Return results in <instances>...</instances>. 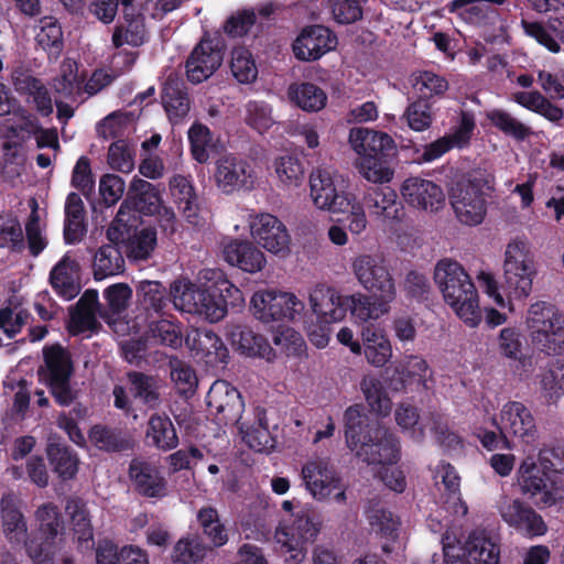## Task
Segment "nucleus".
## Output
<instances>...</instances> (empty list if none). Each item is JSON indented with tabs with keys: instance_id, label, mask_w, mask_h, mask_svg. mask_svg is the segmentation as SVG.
Returning a JSON list of instances; mask_svg holds the SVG:
<instances>
[{
	"instance_id": "obj_1",
	"label": "nucleus",
	"mask_w": 564,
	"mask_h": 564,
	"mask_svg": "<svg viewBox=\"0 0 564 564\" xmlns=\"http://www.w3.org/2000/svg\"><path fill=\"white\" fill-rule=\"evenodd\" d=\"M434 281L457 316L469 326H477L481 321L478 293L463 265L452 259L440 260L434 269Z\"/></svg>"
},
{
	"instance_id": "obj_2",
	"label": "nucleus",
	"mask_w": 564,
	"mask_h": 564,
	"mask_svg": "<svg viewBox=\"0 0 564 564\" xmlns=\"http://www.w3.org/2000/svg\"><path fill=\"white\" fill-rule=\"evenodd\" d=\"M491 176L484 170H474L449 188L448 198L459 223L466 226L480 225L487 214L486 192L491 188Z\"/></svg>"
},
{
	"instance_id": "obj_3",
	"label": "nucleus",
	"mask_w": 564,
	"mask_h": 564,
	"mask_svg": "<svg viewBox=\"0 0 564 564\" xmlns=\"http://www.w3.org/2000/svg\"><path fill=\"white\" fill-rule=\"evenodd\" d=\"M43 361L37 369L40 380L59 405H70L77 399V391L72 384L75 369L70 352L61 344L46 345Z\"/></svg>"
},
{
	"instance_id": "obj_4",
	"label": "nucleus",
	"mask_w": 564,
	"mask_h": 564,
	"mask_svg": "<svg viewBox=\"0 0 564 564\" xmlns=\"http://www.w3.org/2000/svg\"><path fill=\"white\" fill-rule=\"evenodd\" d=\"M525 324L532 345L547 356L564 349V316L555 305L539 301L529 307Z\"/></svg>"
},
{
	"instance_id": "obj_5",
	"label": "nucleus",
	"mask_w": 564,
	"mask_h": 564,
	"mask_svg": "<svg viewBox=\"0 0 564 564\" xmlns=\"http://www.w3.org/2000/svg\"><path fill=\"white\" fill-rule=\"evenodd\" d=\"M170 296L178 311L197 314L210 323L223 319L227 314V302L219 293L197 286L189 280H175L170 286Z\"/></svg>"
},
{
	"instance_id": "obj_6",
	"label": "nucleus",
	"mask_w": 564,
	"mask_h": 564,
	"mask_svg": "<svg viewBox=\"0 0 564 564\" xmlns=\"http://www.w3.org/2000/svg\"><path fill=\"white\" fill-rule=\"evenodd\" d=\"M536 268L527 245L514 240L507 246L501 288L514 299H524L532 291Z\"/></svg>"
},
{
	"instance_id": "obj_7",
	"label": "nucleus",
	"mask_w": 564,
	"mask_h": 564,
	"mask_svg": "<svg viewBox=\"0 0 564 564\" xmlns=\"http://www.w3.org/2000/svg\"><path fill=\"white\" fill-rule=\"evenodd\" d=\"M305 488L316 500L333 498L336 502L346 501V486L335 468L325 458H315L302 467Z\"/></svg>"
},
{
	"instance_id": "obj_8",
	"label": "nucleus",
	"mask_w": 564,
	"mask_h": 564,
	"mask_svg": "<svg viewBox=\"0 0 564 564\" xmlns=\"http://www.w3.org/2000/svg\"><path fill=\"white\" fill-rule=\"evenodd\" d=\"M251 311L263 323L294 321L304 311V303L293 293L265 289L252 295Z\"/></svg>"
},
{
	"instance_id": "obj_9",
	"label": "nucleus",
	"mask_w": 564,
	"mask_h": 564,
	"mask_svg": "<svg viewBox=\"0 0 564 564\" xmlns=\"http://www.w3.org/2000/svg\"><path fill=\"white\" fill-rule=\"evenodd\" d=\"M518 485L523 495L534 499L539 508H550L561 499L560 490L550 473L543 469L531 456L524 458L518 470Z\"/></svg>"
},
{
	"instance_id": "obj_10",
	"label": "nucleus",
	"mask_w": 564,
	"mask_h": 564,
	"mask_svg": "<svg viewBox=\"0 0 564 564\" xmlns=\"http://www.w3.org/2000/svg\"><path fill=\"white\" fill-rule=\"evenodd\" d=\"M355 456L368 465H394L399 459V443L386 426L375 423L356 448Z\"/></svg>"
},
{
	"instance_id": "obj_11",
	"label": "nucleus",
	"mask_w": 564,
	"mask_h": 564,
	"mask_svg": "<svg viewBox=\"0 0 564 564\" xmlns=\"http://www.w3.org/2000/svg\"><path fill=\"white\" fill-rule=\"evenodd\" d=\"M352 273L370 294L397 295L393 276L384 258L377 253L358 254L351 262Z\"/></svg>"
},
{
	"instance_id": "obj_12",
	"label": "nucleus",
	"mask_w": 564,
	"mask_h": 564,
	"mask_svg": "<svg viewBox=\"0 0 564 564\" xmlns=\"http://www.w3.org/2000/svg\"><path fill=\"white\" fill-rule=\"evenodd\" d=\"M224 56L221 39L204 36L186 59L187 79L193 84L208 79L221 66Z\"/></svg>"
},
{
	"instance_id": "obj_13",
	"label": "nucleus",
	"mask_w": 564,
	"mask_h": 564,
	"mask_svg": "<svg viewBox=\"0 0 564 564\" xmlns=\"http://www.w3.org/2000/svg\"><path fill=\"white\" fill-rule=\"evenodd\" d=\"M311 197L314 205L330 214L351 209V199L338 192L332 172L325 167L314 169L310 175Z\"/></svg>"
},
{
	"instance_id": "obj_14",
	"label": "nucleus",
	"mask_w": 564,
	"mask_h": 564,
	"mask_svg": "<svg viewBox=\"0 0 564 564\" xmlns=\"http://www.w3.org/2000/svg\"><path fill=\"white\" fill-rule=\"evenodd\" d=\"M254 241L267 251L285 257L290 253L291 238L285 225L271 214L257 215L250 223Z\"/></svg>"
},
{
	"instance_id": "obj_15",
	"label": "nucleus",
	"mask_w": 564,
	"mask_h": 564,
	"mask_svg": "<svg viewBox=\"0 0 564 564\" xmlns=\"http://www.w3.org/2000/svg\"><path fill=\"white\" fill-rule=\"evenodd\" d=\"M500 422L498 429L501 431L505 448H510L507 433L527 444L533 443L538 437L535 420L531 411L520 402H508L501 410Z\"/></svg>"
},
{
	"instance_id": "obj_16",
	"label": "nucleus",
	"mask_w": 564,
	"mask_h": 564,
	"mask_svg": "<svg viewBox=\"0 0 564 564\" xmlns=\"http://www.w3.org/2000/svg\"><path fill=\"white\" fill-rule=\"evenodd\" d=\"M206 402L224 424H237L242 419L245 404L241 394L225 380H217L212 384Z\"/></svg>"
},
{
	"instance_id": "obj_17",
	"label": "nucleus",
	"mask_w": 564,
	"mask_h": 564,
	"mask_svg": "<svg viewBox=\"0 0 564 564\" xmlns=\"http://www.w3.org/2000/svg\"><path fill=\"white\" fill-rule=\"evenodd\" d=\"M214 177L218 188L226 194L249 189L253 185L250 164L232 154L223 155L216 161Z\"/></svg>"
},
{
	"instance_id": "obj_18",
	"label": "nucleus",
	"mask_w": 564,
	"mask_h": 564,
	"mask_svg": "<svg viewBox=\"0 0 564 564\" xmlns=\"http://www.w3.org/2000/svg\"><path fill=\"white\" fill-rule=\"evenodd\" d=\"M401 195L412 207L429 213H436L445 205L442 187L419 176L409 177L403 182Z\"/></svg>"
},
{
	"instance_id": "obj_19",
	"label": "nucleus",
	"mask_w": 564,
	"mask_h": 564,
	"mask_svg": "<svg viewBox=\"0 0 564 564\" xmlns=\"http://www.w3.org/2000/svg\"><path fill=\"white\" fill-rule=\"evenodd\" d=\"M161 204L162 196L159 186L134 176L130 182L127 197L119 207L118 218L120 219V216H124L131 210L152 216L159 210Z\"/></svg>"
},
{
	"instance_id": "obj_20",
	"label": "nucleus",
	"mask_w": 564,
	"mask_h": 564,
	"mask_svg": "<svg viewBox=\"0 0 564 564\" xmlns=\"http://www.w3.org/2000/svg\"><path fill=\"white\" fill-rule=\"evenodd\" d=\"M337 45L336 35L326 26L305 28L293 43V52L301 61H316Z\"/></svg>"
},
{
	"instance_id": "obj_21",
	"label": "nucleus",
	"mask_w": 564,
	"mask_h": 564,
	"mask_svg": "<svg viewBox=\"0 0 564 564\" xmlns=\"http://www.w3.org/2000/svg\"><path fill=\"white\" fill-rule=\"evenodd\" d=\"M185 343L196 358L206 365L216 367L227 364L229 351L221 338L212 330L194 329L186 336Z\"/></svg>"
},
{
	"instance_id": "obj_22",
	"label": "nucleus",
	"mask_w": 564,
	"mask_h": 564,
	"mask_svg": "<svg viewBox=\"0 0 564 564\" xmlns=\"http://www.w3.org/2000/svg\"><path fill=\"white\" fill-rule=\"evenodd\" d=\"M129 478L135 492L147 498H163L166 480L151 463L134 458L129 465Z\"/></svg>"
},
{
	"instance_id": "obj_23",
	"label": "nucleus",
	"mask_w": 564,
	"mask_h": 564,
	"mask_svg": "<svg viewBox=\"0 0 564 564\" xmlns=\"http://www.w3.org/2000/svg\"><path fill=\"white\" fill-rule=\"evenodd\" d=\"M499 511L510 527L522 530L529 535H541L546 531L542 517L520 499L503 501Z\"/></svg>"
},
{
	"instance_id": "obj_24",
	"label": "nucleus",
	"mask_w": 564,
	"mask_h": 564,
	"mask_svg": "<svg viewBox=\"0 0 564 564\" xmlns=\"http://www.w3.org/2000/svg\"><path fill=\"white\" fill-rule=\"evenodd\" d=\"M349 143L360 156L392 158L395 154L394 141L389 134L367 128H352Z\"/></svg>"
},
{
	"instance_id": "obj_25",
	"label": "nucleus",
	"mask_w": 564,
	"mask_h": 564,
	"mask_svg": "<svg viewBox=\"0 0 564 564\" xmlns=\"http://www.w3.org/2000/svg\"><path fill=\"white\" fill-rule=\"evenodd\" d=\"M395 375L391 379L394 390L405 389L408 384H416L420 391H429L433 387V371L419 356L406 357L404 364L395 368Z\"/></svg>"
},
{
	"instance_id": "obj_26",
	"label": "nucleus",
	"mask_w": 564,
	"mask_h": 564,
	"mask_svg": "<svg viewBox=\"0 0 564 564\" xmlns=\"http://www.w3.org/2000/svg\"><path fill=\"white\" fill-rule=\"evenodd\" d=\"M397 295L356 293L346 296L351 315L359 322L376 321L390 312Z\"/></svg>"
},
{
	"instance_id": "obj_27",
	"label": "nucleus",
	"mask_w": 564,
	"mask_h": 564,
	"mask_svg": "<svg viewBox=\"0 0 564 564\" xmlns=\"http://www.w3.org/2000/svg\"><path fill=\"white\" fill-rule=\"evenodd\" d=\"M50 283L61 296L72 300L80 292V267L79 263L64 256L50 273Z\"/></svg>"
},
{
	"instance_id": "obj_28",
	"label": "nucleus",
	"mask_w": 564,
	"mask_h": 564,
	"mask_svg": "<svg viewBox=\"0 0 564 564\" xmlns=\"http://www.w3.org/2000/svg\"><path fill=\"white\" fill-rule=\"evenodd\" d=\"M0 513L6 538L11 543L25 542L28 525L20 510V500L14 494L8 492L2 495L0 500Z\"/></svg>"
},
{
	"instance_id": "obj_29",
	"label": "nucleus",
	"mask_w": 564,
	"mask_h": 564,
	"mask_svg": "<svg viewBox=\"0 0 564 564\" xmlns=\"http://www.w3.org/2000/svg\"><path fill=\"white\" fill-rule=\"evenodd\" d=\"M162 102L173 124L182 121L191 109V101L184 82L175 74H170L165 80Z\"/></svg>"
},
{
	"instance_id": "obj_30",
	"label": "nucleus",
	"mask_w": 564,
	"mask_h": 564,
	"mask_svg": "<svg viewBox=\"0 0 564 564\" xmlns=\"http://www.w3.org/2000/svg\"><path fill=\"white\" fill-rule=\"evenodd\" d=\"M223 256L229 264L249 273L261 271L267 262L263 252L248 241L228 242L223 248Z\"/></svg>"
},
{
	"instance_id": "obj_31",
	"label": "nucleus",
	"mask_w": 564,
	"mask_h": 564,
	"mask_svg": "<svg viewBox=\"0 0 564 564\" xmlns=\"http://www.w3.org/2000/svg\"><path fill=\"white\" fill-rule=\"evenodd\" d=\"M231 345L248 357H261L270 360L274 354L268 340L251 328L232 325L228 333Z\"/></svg>"
},
{
	"instance_id": "obj_32",
	"label": "nucleus",
	"mask_w": 564,
	"mask_h": 564,
	"mask_svg": "<svg viewBox=\"0 0 564 564\" xmlns=\"http://www.w3.org/2000/svg\"><path fill=\"white\" fill-rule=\"evenodd\" d=\"M254 417L253 424L241 419L236 425L250 448L257 452H269L274 448L275 441L269 431L265 410L260 406L256 408Z\"/></svg>"
},
{
	"instance_id": "obj_33",
	"label": "nucleus",
	"mask_w": 564,
	"mask_h": 564,
	"mask_svg": "<svg viewBox=\"0 0 564 564\" xmlns=\"http://www.w3.org/2000/svg\"><path fill=\"white\" fill-rule=\"evenodd\" d=\"M127 379L130 384V391L134 399L140 400L150 409H158L162 403L161 380L156 376L140 371H129Z\"/></svg>"
},
{
	"instance_id": "obj_34",
	"label": "nucleus",
	"mask_w": 564,
	"mask_h": 564,
	"mask_svg": "<svg viewBox=\"0 0 564 564\" xmlns=\"http://www.w3.org/2000/svg\"><path fill=\"white\" fill-rule=\"evenodd\" d=\"M85 78L78 75V66L75 62L67 61L61 66V73L53 79L52 88L59 97L72 102L83 100Z\"/></svg>"
},
{
	"instance_id": "obj_35",
	"label": "nucleus",
	"mask_w": 564,
	"mask_h": 564,
	"mask_svg": "<svg viewBox=\"0 0 564 564\" xmlns=\"http://www.w3.org/2000/svg\"><path fill=\"white\" fill-rule=\"evenodd\" d=\"M524 32L535 39L552 53L561 51L560 42L564 44V17L553 18L545 25L539 22L522 21Z\"/></svg>"
},
{
	"instance_id": "obj_36",
	"label": "nucleus",
	"mask_w": 564,
	"mask_h": 564,
	"mask_svg": "<svg viewBox=\"0 0 564 564\" xmlns=\"http://www.w3.org/2000/svg\"><path fill=\"white\" fill-rule=\"evenodd\" d=\"M46 454L53 471L63 480H69L75 477L78 470V457L64 443L56 437L51 436L46 446Z\"/></svg>"
},
{
	"instance_id": "obj_37",
	"label": "nucleus",
	"mask_w": 564,
	"mask_h": 564,
	"mask_svg": "<svg viewBox=\"0 0 564 564\" xmlns=\"http://www.w3.org/2000/svg\"><path fill=\"white\" fill-rule=\"evenodd\" d=\"M145 437L163 452L172 451L178 445L176 429L166 414L154 413L149 417Z\"/></svg>"
},
{
	"instance_id": "obj_38",
	"label": "nucleus",
	"mask_w": 564,
	"mask_h": 564,
	"mask_svg": "<svg viewBox=\"0 0 564 564\" xmlns=\"http://www.w3.org/2000/svg\"><path fill=\"white\" fill-rule=\"evenodd\" d=\"M65 512L69 517L74 534L80 545L86 549L93 546V527L86 503L78 497H68L65 505Z\"/></svg>"
},
{
	"instance_id": "obj_39",
	"label": "nucleus",
	"mask_w": 564,
	"mask_h": 564,
	"mask_svg": "<svg viewBox=\"0 0 564 564\" xmlns=\"http://www.w3.org/2000/svg\"><path fill=\"white\" fill-rule=\"evenodd\" d=\"M397 198L395 191L389 186L370 187L364 196V202L373 215L395 219L399 217L401 206Z\"/></svg>"
},
{
	"instance_id": "obj_40",
	"label": "nucleus",
	"mask_w": 564,
	"mask_h": 564,
	"mask_svg": "<svg viewBox=\"0 0 564 564\" xmlns=\"http://www.w3.org/2000/svg\"><path fill=\"white\" fill-rule=\"evenodd\" d=\"M91 443L101 451L122 452L133 447V440L128 432L104 425H95L89 432Z\"/></svg>"
},
{
	"instance_id": "obj_41",
	"label": "nucleus",
	"mask_w": 564,
	"mask_h": 564,
	"mask_svg": "<svg viewBox=\"0 0 564 564\" xmlns=\"http://www.w3.org/2000/svg\"><path fill=\"white\" fill-rule=\"evenodd\" d=\"M364 352L369 364L375 367H383L392 356L389 339L382 332L367 326L361 332Z\"/></svg>"
},
{
	"instance_id": "obj_42",
	"label": "nucleus",
	"mask_w": 564,
	"mask_h": 564,
	"mask_svg": "<svg viewBox=\"0 0 564 564\" xmlns=\"http://www.w3.org/2000/svg\"><path fill=\"white\" fill-rule=\"evenodd\" d=\"M124 22L117 25L112 33V44L119 48L124 44L137 47L147 40V29L144 18L140 13H131L130 17H123Z\"/></svg>"
},
{
	"instance_id": "obj_43",
	"label": "nucleus",
	"mask_w": 564,
	"mask_h": 564,
	"mask_svg": "<svg viewBox=\"0 0 564 564\" xmlns=\"http://www.w3.org/2000/svg\"><path fill=\"white\" fill-rule=\"evenodd\" d=\"M170 377L177 393L185 398H192L197 390L198 379L195 370L184 360L171 356L167 361Z\"/></svg>"
},
{
	"instance_id": "obj_44",
	"label": "nucleus",
	"mask_w": 564,
	"mask_h": 564,
	"mask_svg": "<svg viewBox=\"0 0 564 564\" xmlns=\"http://www.w3.org/2000/svg\"><path fill=\"white\" fill-rule=\"evenodd\" d=\"M36 43L55 59L59 57L64 48L63 30L54 17H43L39 21Z\"/></svg>"
},
{
	"instance_id": "obj_45",
	"label": "nucleus",
	"mask_w": 564,
	"mask_h": 564,
	"mask_svg": "<svg viewBox=\"0 0 564 564\" xmlns=\"http://www.w3.org/2000/svg\"><path fill=\"white\" fill-rule=\"evenodd\" d=\"M288 94L305 111H318L325 107L327 100L324 90L312 83L292 84Z\"/></svg>"
},
{
	"instance_id": "obj_46",
	"label": "nucleus",
	"mask_w": 564,
	"mask_h": 564,
	"mask_svg": "<svg viewBox=\"0 0 564 564\" xmlns=\"http://www.w3.org/2000/svg\"><path fill=\"white\" fill-rule=\"evenodd\" d=\"M513 99L522 107L543 116L551 122H558L563 118V110L553 105L540 91H518L513 95Z\"/></svg>"
},
{
	"instance_id": "obj_47",
	"label": "nucleus",
	"mask_w": 564,
	"mask_h": 564,
	"mask_svg": "<svg viewBox=\"0 0 564 564\" xmlns=\"http://www.w3.org/2000/svg\"><path fill=\"white\" fill-rule=\"evenodd\" d=\"M124 270V259L118 247L113 245L101 246L94 257V275L101 280L106 276L119 274Z\"/></svg>"
},
{
	"instance_id": "obj_48",
	"label": "nucleus",
	"mask_w": 564,
	"mask_h": 564,
	"mask_svg": "<svg viewBox=\"0 0 564 564\" xmlns=\"http://www.w3.org/2000/svg\"><path fill=\"white\" fill-rule=\"evenodd\" d=\"M156 229L152 227H145L135 231L127 239V257L134 261L148 260L156 248Z\"/></svg>"
},
{
	"instance_id": "obj_49",
	"label": "nucleus",
	"mask_w": 564,
	"mask_h": 564,
	"mask_svg": "<svg viewBox=\"0 0 564 564\" xmlns=\"http://www.w3.org/2000/svg\"><path fill=\"white\" fill-rule=\"evenodd\" d=\"M344 421L346 444L350 449L356 448V445L364 441V436L369 429L375 425L369 424L368 416L362 412V408L359 404L347 408Z\"/></svg>"
},
{
	"instance_id": "obj_50",
	"label": "nucleus",
	"mask_w": 564,
	"mask_h": 564,
	"mask_svg": "<svg viewBox=\"0 0 564 564\" xmlns=\"http://www.w3.org/2000/svg\"><path fill=\"white\" fill-rule=\"evenodd\" d=\"M98 311L97 291L87 290L77 302L75 311L72 313V321L80 330H94L98 325L96 318Z\"/></svg>"
},
{
	"instance_id": "obj_51",
	"label": "nucleus",
	"mask_w": 564,
	"mask_h": 564,
	"mask_svg": "<svg viewBox=\"0 0 564 564\" xmlns=\"http://www.w3.org/2000/svg\"><path fill=\"white\" fill-rule=\"evenodd\" d=\"M210 549L199 536L188 535L176 542L172 560L174 564H199Z\"/></svg>"
},
{
	"instance_id": "obj_52",
	"label": "nucleus",
	"mask_w": 564,
	"mask_h": 564,
	"mask_svg": "<svg viewBox=\"0 0 564 564\" xmlns=\"http://www.w3.org/2000/svg\"><path fill=\"white\" fill-rule=\"evenodd\" d=\"M197 520L204 535L213 547L224 546L228 542V533L219 519L218 511L213 507H204L197 512Z\"/></svg>"
},
{
	"instance_id": "obj_53",
	"label": "nucleus",
	"mask_w": 564,
	"mask_h": 564,
	"mask_svg": "<svg viewBox=\"0 0 564 564\" xmlns=\"http://www.w3.org/2000/svg\"><path fill=\"white\" fill-rule=\"evenodd\" d=\"M137 297L145 311L162 314L167 306L166 289L159 281H140L137 285Z\"/></svg>"
},
{
	"instance_id": "obj_54",
	"label": "nucleus",
	"mask_w": 564,
	"mask_h": 564,
	"mask_svg": "<svg viewBox=\"0 0 564 564\" xmlns=\"http://www.w3.org/2000/svg\"><path fill=\"white\" fill-rule=\"evenodd\" d=\"M390 158L360 156L356 161L358 172L373 184L388 183L393 177V170L389 164Z\"/></svg>"
},
{
	"instance_id": "obj_55",
	"label": "nucleus",
	"mask_w": 564,
	"mask_h": 564,
	"mask_svg": "<svg viewBox=\"0 0 564 564\" xmlns=\"http://www.w3.org/2000/svg\"><path fill=\"white\" fill-rule=\"evenodd\" d=\"M360 389L372 412L387 415L391 411V401L379 379L366 376L360 382Z\"/></svg>"
},
{
	"instance_id": "obj_56",
	"label": "nucleus",
	"mask_w": 564,
	"mask_h": 564,
	"mask_svg": "<svg viewBox=\"0 0 564 564\" xmlns=\"http://www.w3.org/2000/svg\"><path fill=\"white\" fill-rule=\"evenodd\" d=\"M371 530L379 536L395 541L399 536L400 521L393 513L384 508H371L368 511Z\"/></svg>"
},
{
	"instance_id": "obj_57",
	"label": "nucleus",
	"mask_w": 564,
	"mask_h": 564,
	"mask_svg": "<svg viewBox=\"0 0 564 564\" xmlns=\"http://www.w3.org/2000/svg\"><path fill=\"white\" fill-rule=\"evenodd\" d=\"M487 118L496 128L517 141H523L533 133L530 127L525 126L507 111L495 109L487 113Z\"/></svg>"
},
{
	"instance_id": "obj_58",
	"label": "nucleus",
	"mask_w": 564,
	"mask_h": 564,
	"mask_svg": "<svg viewBox=\"0 0 564 564\" xmlns=\"http://www.w3.org/2000/svg\"><path fill=\"white\" fill-rule=\"evenodd\" d=\"M469 556L476 564H499V547L490 539L480 533H471L468 536Z\"/></svg>"
},
{
	"instance_id": "obj_59",
	"label": "nucleus",
	"mask_w": 564,
	"mask_h": 564,
	"mask_svg": "<svg viewBox=\"0 0 564 564\" xmlns=\"http://www.w3.org/2000/svg\"><path fill=\"white\" fill-rule=\"evenodd\" d=\"M230 69L234 77L241 84L252 83L258 68L251 53L245 47H236L231 52Z\"/></svg>"
},
{
	"instance_id": "obj_60",
	"label": "nucleus",
	"mask_w": 564,
	"mask_h": 564,
	"mask_svg": "<svg viewBox=\"0 0 564 564\" xmlns=\"http://www.w3.org/2000/svg\"><path fill=\"white\" fill-rule=\"evenodd\" d=\"M35 518L40 523V532L47 540H56L64 531V523L58 512V508L53 503L40 506L35 512Z\"/></svg>"
},
{
	"instance_id": "obj_61",
	"label": "nucleus",
	"mask_w": 564,
	"mask_h": 564,
	"mask_svg": "<svg viewBox=\"0 0 564 564\" xmlns=\"http://www.w3.org/2000/svg\"><path fill=\"white\" fill-rule=\"evenodd\" d=\"M293 517L291 536H294L302 543L313 542L321 531V522L316 520L314 514L306 510H300L295 512Z\"/></svg>"
},
{
	"instance_id": "obj_62",
	"label": "nucleus",
	"mask_w": 564,
	"mask_h": 564,
	"mask_svg": "<svg viewBox=\"0 0 564 564\" xmlns=\"http://www.w3.org/2000/svg\"><path fill=\"white\" fill-rule=\"evenodd\" d=\"M108 163L117 171L129 173L134 169V149L126 140L112 142L108 150Z\"/></svg>"
},
{
	"instance_id": "obj_63",
	"label": "nucleus",
	"mask_w": 564,
	"mask_h": 564,
	"mask_svg": "<svg viewBox=\"0 0 564 564\" xmlns=\"http://www.w3.org/2000/svg\"><path fill=\"white\" fill-rule=\"evenodd\" d=\"M275 540L279 544V552L288 564H301L304 561L306 551L303 543L291 536L285 529L275 531Z\"/></svg>"
},
{
	"instance_id": "obj_64",
	"label": "nucleus",
	"mask_w": 564,
	"mask_h": 564,
	"mask_svg": "<svg viewBox=\"0 0 564 564\" xmlns=\"http://www.w3.org/2000/svg\"><path fill=\"white\" fill-rule=\"evenodd\" d=\"M541 387L547 400H556L564 392V364L552 362L541 377Z\"/></svg>"
}]
</instances>
